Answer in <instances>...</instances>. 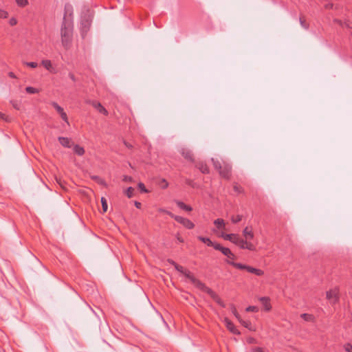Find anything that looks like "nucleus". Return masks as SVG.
Returning a JSON list of instances; mask_svg holds the SVG:
<instances>
[{
  "label": "nucleus",
  "instance_id": "nucleus-51",
  "mask_svg": "<svg viewBox=\"0 0 352 352\" xmlns=\"http://www.w3.org/2000/svg\"><path fill=\"white\" fill-rule=\"evenodd\" d=\"M162 183H163V185H162V188H166L168 187V182L165 180V179H162Z\"/></svg>",
  "mask_w": 352,
  "mask_h": 352
},
{
  "label": "nucleus",
  "instance_id": "nucleus-50",
  "mask_svg": "<svg viewBox=\"0 0 352 352\" xmlns=\"http://www.w3.org/2000/svg\"><path fill=\"white\" fill-rule=\"evenodd\" d=\"M168 262L170 265H172L173 266H174V267L177 265V263H175V262L173 260H172V259H168Z\"/></svg>",
  "mask_w": 352,
  "mask_h": 352
},
{
  "label": "nucleus",
  "instance_id": "nucleus-21",
  "mask_svg": "<svg viewBox=\"0 0 352 352\" xmlns=\"http://www.w3.org/2000/svg\"><path fill=\"white\" fill-rule=\"evenodd\" d=\"M73 149L74 152L79 156L83 155L85 152L84 148L78 144H74Z\"/></svg>",
  "mask_w": 352,
  "mask_h": 352
},
{
  "label": "nucleus",
  "instance_id": "nucleus-52",
  "mask_svg": "<svg viewBox=\"0 0 352 352\" xmlns=\"http://www.w3.org/2000/svg\"><path fill=\"white\" fill-rule=\"evenodd\" d=\"M333 3H327V4L325 5V8H326L327 9H332V8H333Z\"/></svg>",
  "mask_w": 352,
  "mask_h": 352
},
{
  "label": "nucleus",
  "instance_id": "nucleus-5",
  "mask_svg": "<svg viewBox=\"0 0 352 352\" xmlns=\"http://www.w3.org/2000/svg\"><path fill=\"white\" fill-rule=\"evenodd\" d=\"M170 217L173 218L178 223L182 224L187 229H192L195 227V224L188 219L174 214H170Z\"/></svg>",
  "mask_w": 352,
  "mask_h": 352
},
{
  "label": "nucleus",
  "instance_id": "nucleus-41",
  "mask_svg": "<svg viewBox=\"0 0 352 352\" xmlns=\"http://www.w3.org/2000/svg\"><path fill=\"white\" fill-rule=\"evenodd\" d=\"M175 269L177 272H180V273H182V274H183V273H184V271H185V270H186V269H184V267H182V265H178V264L175 267Z\"/></svg>",
  "mask_w": 352,
  "mask_h": 352
},
{
  "label": "nucleus",
  "instance_id": "nucleus-13",
  "mask_svg": "<svg viewBox=\"0 0 352 352\" xmlns=\"http://www.w3.org/2000/svg\"><path fill=\"white\" fill-rule=\"evenodd\" d=\"M196 167L204 174H208L210 172L207 164L203 162H198Z\"/></svg>",
  "mask_w": 352,
  "mask_h": 352
},
{
  "label": "nucleus",
  "instance_id": "nucleus-59",
  "mask_svg": "<svg viewBox=\"0 0 352 352\" xmlns=\"http://www.w3.org/2000/svg\"><path fill=\"white\" fill-rule=\"evenodd\" d=\"M135 206L136 208H140L141 207V203L138 201L135 202Z\"/></svg>",
  "mask_w": 352,
  "mask_h": 352
},
{
  "label": "nucleus",
  "instance_id": "nucleus-14",
  "mask_svg": "<svg viewBox=\"0 0 352 352\" xmlns=\"http://www.w3.org/2000/svg\"><path fill=\"white\" fill-rule=\"evenodd\" d=\"M42 65L49 72L55 73L56 71L52 66V62L50 60H43L41 62Z\"/></svg>",
  "mask_w": 352,
  "mask_h": 352
},
{
  "label": "nucleus",
  "instance_id": "nucleus-8",
  "mask_svg": "<svg viewBox=\"0 0 352 352\" xmlns=\"http://www.w3.org/2000/svg\"><path fill=\"white\" fill-rule=\"evenodd\" d=\"M87 103L91 104L96 109H97L100 113L107 115L108 111L101 104L100 102L96 100H89L87 102Z\"/></svg>",
  "mask_w": 352,
  "mask_h": 352
},
{
  "label": "nucleus",
  "instance_id": "nucleus-24",
  "mask_svg": "<svg viewBox=\"0 0 352 352\" xmlns=\"http://www.w3.org/2000/svg\"><path fill=\"white\" fill-rule=\"evenodd\" d=\"M239 322L244 326L245 328L248 329L249 330H254L252 327V324L250 321H245L242 320L241 318L239 320Z\"/></svg>",
  "mask_w": 352,
  "mask_h": 352
},
{
  "label": "nucleus",
  "instance_id": "nucleus-36",
  "mask_svg": "<svg viewBox=\"0 0 352 352\" xmlns=\"http://www.w3.org/2000/svg\"><path fill=\"white\" fill-rule=\"evenodd\" d=\"M8 16V13L4 10L0 9V19H6Z\"/></svg>",
  "mask_w": 352,
  "mask_h": 352
},
{
  "label": "nucleus",
  "instance_id": "nucleus-42",
  "mask_svg": "<svg viewBox=\"0 0 352 352\" xmlns=\"http://www.w3.org/2000/svg\"><path fill=\"white\" fill-rule=\"evenodd\" d=\"M27 66L30 67L32 68H36L38 64L36 62H26L25 63Z\"/></svg>",
  "mask_w": 352,
  "mask_h": 352
},
{
  "label": "nucleus",
  "instance_id": "nucleus-55",
  "mask_svg": "<svg viewBox=\"0 0 352 352\" xmlns=\"http://www.w3.org/2000/svg\"><path fill=\"white\" fill-rule=\"evenodd\" d=\"M69 78H70L73 81H75V80H76L75 76H74V75L72 73H69Z\"/></svg>",
  "mask_w": 352,
  "mask_h": 352
},
{
  "label": "nucleus",
  "instance_id": "nucleus-10",
  "mask_svg": "<svg viewBox=\"0 0 352 352\" xmlns=\"http://www.w3.org/2000/svg\"><path fill=\"white\" fill-rule=\"evenodd\" d=\"M228 329L234 334L239 335L240 332L235 328L234 324L228 318H225L223 320Z\"/></svg>",
  "mask_w": 352,
  "mask_h": 352
},
{
  "label": "nucleus",
  "instance_id": "nucleus-17",
  "mask_svg": "<svg viewBox=\"0 0 352 352\" xmlns=\"http://www.w3.org/2000/svg\"><path fill=\"white\" fill-rule=\"evenodd\" d=\"M246 270L248 272L254 274L255 275L258 276H263L264 274V272L263 270H261L260 269L254 268V267L249 266V265L247 266Z\"/></svg>",
  "mask_w": 352,
  "mask_h": 352
},
{
  "label": "nucleus",
  "instance_id": "nucleus-4",
  "mask_svg": "<svg viewBox=\"0 0 352 352\" xmlns=\"http://www.w3.org/2000/svg\"><path fill=\"white\" fill-rule=\"evenodd\" d=\"M184 274L187 278H188L191 283L199 289L201 290L206 285L204 283L196 278L193 274L188 270L184 271Z\"/></svg>",
  "mask_w": 352,
  "mask_h": 352
},
{
  "label": "nucleus",
  "instance_id": "nucleus-9",
  "mask_svg": "<svg viewBox=\"0 0 352 352\" xmlns=\"http://www.w3.org/2000/svg\"><path fill=\"white\" fill-rule=\"evenodd\" d=\"M243 235L245 238L244 241H251V240H252L254 236L252 228L250 227H245L243 230Z\"/></svg>",
  "mask_w": 352,
  "mask_h": 352
},
{
  "label": "nucleus",
  "instance_id": "nucleus-6",
  "mask_svg": "<svg viewBox=\"0 0 352 352\" xmlns=\"http://www.w3.org/2000/svg\"><path fill=\"white\" fill-rule=\"evenodd\" d=\"M201 291L207 293L221 307H226V304L221 299V298L213 290H212L206 285H205L204 287Z\"/></svg>",
  "mask_w": 352,
  "mask_h": 352
},
{
  "label": "nucleus",
  "instance_id": "nucleus-44",
  "mask_svg": "<svg viewBox=\"0 0 352 352\" xmlns=\"http://www.w3.org/2000/svg\"><path fill=\"white\" fill-rule=\"evenodd\" d=\"M343 23L346 28L352 29V22L351 21L346 20Z\"/></svg>",
  "mask_w": 352,
  "mask_h": 352
},
{
  "label": "nucleus",
  "instance_id": "nucleus-46",
  "mask_svg": "<svg viewBox=\"0 0 352 352\" xmlns=\"http://www.w3.org/2000/svg\"><path fill=\"white\" fill-rule=\"evenodd\" d=\"M159 212H163V213H165V214H167L168 215L170 216V214H173L171 212L168 211V210H166L164 208H160L159 209Z\"/></svg>",
  "mask_w": 352,
  "mask_h": 352
},
{
  "label": "nucleus",
  "instance_id": "nucleus-16",
  "mask_svg": "<svg viewBox=\"0 0 352 352\" xmlns=\"http://www.w3.org/2000/svg\"><path fill=\"white\" fill-rule=\"evenodd\" d=\"M181 153L185 159L191 162L193 161V155L190 150H188L186 148H182Z\"/></svg>",
  "mask_w": 352,
  "mask_h": 352
},
{
  "label": "nucleus",
  "instance_id": "nucleus-23",
  "mask_svg": "<svg viewBox=\"0 0 352 352\" xmlns=\"http://www.w3.org/2000/svg\"><path fill=\"white\" fill-rule=\"evenodd\" d=\"M214 224L217 228L221 229L225 228V221L223 219H217L214 221Z\"/></svg>",
  "mask_w": 352,
  "mask_h": 352
},
{
  "label": "nucleus",
  "instance_id": "nucleus-40",
  "mask_svg": "<svg viewBox=\"0 0 352 352\" xmlns=\"http://www.w3.org/2000/svg\"><path fill=\"white\" fill-rule=\"evenodd\" d=\"M60 116L61 118L65 122H67V124H69V121H68V118H67V116L66 113L65 111H63L61 113H60Z\"/></svg>",
  "mask_w": 352,
  "mask_h": 352
},
{
  "label": "nucleus",
  "instance_id": "nucleus-15",
  "mask_svg": "<svg viewBox=\"0 0 352 352\" xmlns=\"http://www.w3.org/2000/svg\"><path fill=\"white\" fill-rule=\"evenodd\" d=\"M90 25H91V22L89 20L82 21L81 22V26H82L81 31H82V36H85V34L89 30Z\"/></svg>",
  "mask_w": 352,
  "mask_h": 352
},
{
  "label": "nucleus",
  "instance_id": "nucleus-7",
  "mask_svg": "<svg viewBox=\"0 0 352 352\" xmlns=\"http://www.w3.org/2000/svg\"><path fill=\"white\" fill-rule=\"evenodd\" d=\"M327 298L331 303H336L339 300L338 289L335 288L327 292Z\"/></svg>",
  "mask_w": 352,
  "mask_h": 352
},
{
  "label": "nucleus",
  "instance_id": "nucleus-12",
  "mask_svg": "<svg viewBox=\"0 0 352 352\" xmlns=\"http://www.w3.org/2000/svg\"><path fill=\"white\" fill-rule=\"evenodd\" d=\"M214 249L221 251V253L226 256H232V252L228 248H224L219 243L215 245Z\"/></svg>",
  "mask_w": 352,
  "mask_h": 352
},
{
  "label": "nucleus",
  "instance_id": "nucleus-53",
  "mask_svg": "<svg viewBox=\"0 0 352 352\" xmlns=\"http://www.w3.org/2000/svg\"><path fill=\"white\" fill-rule=\"evenodd\" d=\"M228 259L227 260H229V261H233V260L235 259V256L234 254L232 253V256H227Z\"/></svg>",
  "mask_w": 352,
  "mask_h": 352
},
{
  "label": "nucleus",
  "instance_id": "nucleus-22",
  "mask_svg": "<svg viewBox=\"0 0 352 352\" xmlns=\"http://www.w3.org/2000/svg\"><path fill=\"white\" fill-rule=\"evenodd\" d=\"M226 262L232 265L233 267L237 268V269H239V270H245L247 269V266L246 265H244V264H242V263H235L234 261H229V260H226Z\"/></svg>",
  "mask_w": 352,
  "mask_h": 352
},
{
  "label": "nucleus",
  "instance_id": "nucleus-29",
  "mask_svg": "<svg viewBox=\"0 0 352 352\" xmlns=\"http://www.w3.org/2000/svg\"><path fill=\"white\" fill-rule=\"evenodd\" d=\"M300 317L306 321H312L314 320V316L308 314H302Z\"/></svg>",
  "mask_w": 352,
  "mask_h": 352
},
{
  "label": "nucleus",
  "instance_id": "nucleus-30",
  "mask_svg": "<svg viewBox=\"0 0 352 352\" xmlns=\"http://www.w3.org/2000/svg\"><path fill=\"white\" fill-rule=\"evenodd\" d=\"M52 105L59 114L64 111V109L60 106H59L56 102H53L52 103Z\"/></svg>",
  "mask_w": 352,
  "mask_h": 352
},
{
  "label": "nucleus",
  "instance_id": "nucleus-56",
  "mask_svg": "<svg viewBox=\"0 0 352 352\" xmlns=\"http://www.w3.org/2000/svg\"><path fill=\"white\" fill-rule=\"evenodd\" d=\"M124 145H125L126 147H128L129 148H131L133 147V146H132V145H131V144H129V143H128V142H125V141L124 142Z\"/></svg>",
  "mask_w": 352,
  "mask_h": 352
},
{
  "label": "nucleus",
  "instance_id": "nucleus-28",
  "mask_svg": "<svg viewBox=\"0 0 352 352\" xmlns=\"http://www.w3.org/2000/svg\"><path fill=\"white\" fill-rule=\"evenodd\" d=\"M101 204L102 207V212H106L107 211L108 205H107V201L104 197L101 198Z\"/></svg>",
  "mask_w": 352,
  "mask_h": 352
},
{
  "label": "nucleus",
  "instance_id": "nucleus-26",
  "mask_svg": "<svg viewBox=\"0 0 352 352\" xmlns=\"http://www.w3.org/2000/svg\"><path fill=\"white\" fill-rule=\"evenodd\" d=\"M230 310L234 316L238 319V320L241 318L234 305H230Z\"/></svg>",
  "mask_w": 352,
  "mask_h": 352
},
{
  "label": "nucleus",
  "instance_id": "nucleus-38",
  "mask_svg": "<svg viewBox=\"0 0 352 352\" xmlns=\"http://www.w3.org/2000/svg\"><path fill=\"white\" fill-rule=\"evenodd\" d=\"M138 188L141 190V192H148V190L145 188L144 184L143 183H142V182H140L138 184Z\"/></svg>",
  "mask_w": 352,
  "mask_h": 352
},
{
  "label": "nucleus",
  "instance_id": "nucleus-37",
  "mask_svg": "<svg viewBox=\"0 0 352 352\" xmlns=\"http://www.w3.org/2000/svg\"><path fill=\"white\" fill-rule=\"evenodd\" d=\"M16 2L18 4V6L22 7L26 6L28 3V0H16Z\"/></svg>",
  "mask_w": 352,
  "mask_h": 352
},
{
  "label": "nucleus",
  "instance_id": "nucleus-1",
  "mask_svg": "<svg viewBox=\"0 0 352 352\" xmlns=\"http://www.w3.org/2000/svg\"><path fill=\"white\" fill-rule=\"evenodd\" d=\"M73 23L65 16L60 28L61 43L65 49L70 47L73 38Z\"/></svg>",
  "mask_w": 352,
  "mask_h": 352
},
{
  "label": "nucleus",
  "instance_id": "nucleus-25",
  "mask_svg": "<svg viewBox=\"0 0 352 352\" xmlns=\"http://www.w3.org/2000/svg\"><path fill=\"white\" fill-rule=\"evenodd\" d=\"M91 179L93 180H94L95 182H96L98 184H100V185H102L104 186H107V183L105 182V181L102 179L101 177H98V176H96V175H94V176H92L91 177Z\"/></svg>",
  "mask_w": 352,
  "mask_h": 352
},
{
  "label": "nucleus",
  "instance_id": "nucleus-35",
  "mask_svg": "<svg viewBox=\"0 0 352 352\" xmlns=\"http://www.w3.org/2000/svg\"><path fill=\"white\" fill-rule=\"evenodd\" d=\"M300 23L301 25V26L305 28V29H308L309 28V25L308 24L306 23L305 19L303 17H300Z\"/></svg>",
  "mask_w": 352,
  "mask_h": 352
},
{
  "label": "nucleus",
  "instance_id": "nucleus-34",
  "mask_svg": "<svg viewBox=\"0 0 352 352\" xmlns=\"http://www.w3.org/2000/svg\"><path fill=\"white\" fill-rule=\"evenodd\" d=\"M245 310L248 312H257L258 311V308L256 306H249Z\"/></svg>",
  "mask_w": 352,
  "mask_h": 352
},
{
  "label": "nucleus",
  "instance_id": "nucleus-57",
  "mask_svg": "<svg viewBox=\"0 0 352 352\" xmlns=\"http://www.w3.org/2000/svg\"><path fill=\"white\" fill-rule=\"evenodd\" d=\"M0 119L6 120V116L2 113H0Z\"/></svg>",
  "mask_w": 352,
  "mask_h": 352
},
{
  "label": "nucleus",
  "instance_id": "nucleus-11",
  "mask_svg": "<svg viewBox=\"0 0 352 352\" xmlns=\"http://www.w3.org/2000/svg\"><path fill=\"white\" fill-rule=\"evenodd\" d=\"M58 140L60 144L65 148H71L72 146H74L71 139L68 138L58 137Z\"/></svg>",
  "mask_w": 352,
  "mask_h": 352
},
{
  "label": "nucleus",
  "instance_id": "nucleus-60",
  "mask_svg": "<svg viewBox=\"0 0 352 352\" xmlns=\"http://www.w3.org/2000/svg\"><path fill=\"white\" fill-rule=\"evenodd\" d=\"M9 76L11 77V78H16L13 72H10L9 73Z\"/></svg>",
  "mask_w": 352,
  "mask_h": 352
},
{
  "label": "nucleus",
  "instance_id": "nucleus-18",
  "mask_svg": "<svg viewBox=\"0 0 352 352\" xmlns=\"http://www.w3.org/2000/svg\"><path fill=\"white\" fill-rule=\"evenodd\" d=\"M197 239L201 241V242L206 244L208 246L213 247L214 248L215 245H217V243H213L209 238L204 237L201 236H199Z\"/></svg>",
  "mask_w": 352,
  "mask_h": 352
},
{
  "label": "nucleus",
  "instance_id": "nucleus-48",
  "mask_svg": "<svg viewBox=\"0 0 352 352\" xmlns=\"http://www.w3.org/2000/svg\"><path fill=\"white\" fill-rule=\"evenodd\" d=\"M333 22H334V23H338V25H341V26H343V25H344V23H343L344 22H342V21L341 20H340V19H335L333 20Z\"/></svg>",
  "mask_w": 352,
  "mask_h": 352
},
{
  "label": "nucleus",
  "instance_id": "nucleus-49",
  "mask_svg": "<svg viewBox=\"0 0 352 352\" xmlns=\"http://www.w3.org/2000/svg\"><path fill=\"white\" fill-rule=\"evenodd\" d=\"M11 102H12V106H13L15 109H19V104L17 102H16V101H12Z\"/></svg>",
  "mask_w": 352,
  "mask_h": 352
},
{
  "label": "nucleus",
  "instance_id": "nucleus-61",
  "mask_svg": "<svg viewBox=\"0 0 352 352\" xmlns=\"http://www.w3.org/2000/svg\"><path fill=\"white\" fill-rule=\"evenodd\" d=\"M351 36H352V33H351Z\"/></svg>",
  "mask_w": 352,
  "mask_h": 352
},
{
  "label": "nucleus",
  "instance_id": "nucleus-54",
  "mask_svg": "<svg viewBox=\"0 0 352 352\" xmlns=\"http://www.w3.org/2000/svg\"><path fill=\"white\" fill-rule=\"evenodd\" d=\"M132 178L131 177L125 176L124 177V181L125 182H131Z\"/></svg>",
  "mask_w": 352,
  "mask_h": 352
},
{
  "label": "nucleus",
  "instance_id": "nucleus-43",
  "mask_svg": "<svg viewBox=\"0 0 352 352\" xmlns=\"http://www.w3.org/2000/svg\"><path fill=\"white\" fill-rule=\"evenodd\" d=\"M233 188H234V190L235 192H236L237 193L242 192V188L240 186L237 185V184L234 185Z\"/></svg>",
  "mask_w": 352,
  "mask_h": 352
},
{
  "label": "nucleus",
  "instance_id": "nucleus-3",
  "mask_svg": "<svg viewBox=\"0 0 352 352\" xmlns=\"http://www.w3.org/2000/svg\"><path fill=\"white\" fill-rule=\"evenodd\" d=\"M230 242L238 245L241 249L248 250L250 251L256 250V245L251 241H244L243 239L239 237L238 234H234V237L232 238Z\"/></svg>",
  "mask_w": 352,
  "mask_h": 352
},
{
  "label": "nucleus",
  "instance_id": "nucleus-2",
  "mask_svg": "<svg viewBox=\"0 0 352 352\" xmlns=\"http://www.w3.org/2000/svg\"><path fill=\"white\" fill-rule=\"evenodd\" d=\"M211 161L215 169H217L219 175L225 178L229 179L231 176L232 166L226 162H221L218 159L212 158Z\"/></svg>",
  "mask_w": 352,
  "mask_h": 352
},
{
  "label": "nucleus",
  "instance_id": "nucleus-32",
  "mask_svg": "<svg viewBox=\"0 0 352 352\" xmlns=\"http://www.w3.org/2000/svg\"><path fill=\"white\" fill-rule=\"evenodd\" d=\"M221 236L225 240L231 241L232 238L234 237V234H224L222 233Z\"/></svg>",
  "mask_w": 352,
  "mask_h": 352
},
{
  "label": "nucleus",
  "instance_id": "nucleus-20",
  "mask_svg": "<svg viewBox=\"0 0 352 352\" xmlns=\"http://www.w3.org/2000/svg\"><path fill=\"white\" fill-rule=\"evenodd\" d=\"M176 204L180 209L186 210L187 212H190L192 210L190 206L186 205L181 201H176Z\"/></svg>",
  "mask_w": 352,
  "mask_h": 352
},
{
  "label": "nucleus",
  "instance_id": "nucleus-31",
  "mask_svg": "<svg viewBox=\"0 0 352 352\" xmlns=\"http://www.w3.org/2000/svg\"><path fill=\"white\" fill-rule=\"evenodd\" d=\"M241 219H242V216L239 215V214H237L236 216H232L231 217V221L233 223H236L241 221Z\"/></svg>",
  "mask_w": 352,
  "mask_h": 352
},
{
  "label": "nucleus",
  "instance_id": "nucleus-58",
  "mask_svg": "<svg viewBox=\"0 0 352 352\" xmlns=\"http://www.w3.org/2000/svg\"><path fill=\"white\" fill-rule=\"evenodd\" d=\"M177 239L180 243H183L184 242V239L181 236H179V235L177 236Z\"/></svg>",
  "mask_w": 352,
  "mask_h": 352
},
{
  "label": "nucleus",
  "instance_id": "nucleus-27",
  "mask_svg": "<svg viewBox=\"0 0 352 352\" xmlns=\"http://www.w3.org/2000/svg\"><path fill=\"white\" fill-rule=\"evenodd\" d=\"M25 91L28 94H37L39 92V90L36 88H34L33 87H27L25 88Z\"/></svg>",
  "mask_w": 352,
  "mask_h": 352
},
{
  "label": "nucleus",
  "instance_id": "nucleus-19",
  "mask_svg": "<svg viewBox=\"0 0 352 352\" xmlns=\"http://www.w3.org/2000/svg\"><path fill=\"white\" fill-rule=\"evenodd\" d=\"M260 301L263 305L266 311H270L271 309V305L270 304V299L267 297H261L260 298Z\"/></svg>",
  "mask_w": 352,
  "mask_h": 352
},
{
  "label": "nucleus",
  "instance_id": "nucleus-47",
  "mask_svg": "<svg viewBox=\"0 0 352 352\" xmlns=\"http://www.w3.org/2000/svg\"><path fill=\"white\" fill-rule=\"evenodd\" d=\"M252 352H264L262 348L260 347H255L252 349Z\"/></svg>",
  "mask_w": 352,
  "mask_h": 352
},
{
  "label": "nucleus",
  "instance_id": "nucleus-33",
  "mask_svg": "<svg viewBox=\"0 0 352 352\" xmlns=\"http://www.w3.org/2000/svg\"><path fill=\"white\" fill-rule=\"evenodd\" d=\"M134 189L132 187H129L126 190V195L129 198H131L133 195Z\"/></svg>",
  "mask_w": 352,
  "mask_h": 352
},
{
  "label": "nucleus",
  "instance_id": "nucleus-45",
  "mask_svg": "<svg viewBox=\"0 0 352 352\" xmlns=\"http://www.w3.org/2000/svg\"><path fill=\"white\" fill-rule=\"evenodd\" d=\"M9 23H10V25L11 26H14V25H16V23H17V20H16L15 18L12 17V18H11V19H10V21H9Z\"/></svg>",
  "mask_w": 352,
  "mask_h": 352
},
{
  "label": "nucleus",
  "instance_id": "nucleus-39",
  "mask_svg": "<svg viewBox=\"0 0 352 352\" xmlns=\"http://www.w3.org/2000/svg\"><path fill=\"white\" fill-rule=\"evenodd\" d=\"M344 349L346 352H352V344L346 343L344 345Z\"/></svg>",
  "mask_w": 352,
  "mask_h": 352
}]
</instances>
